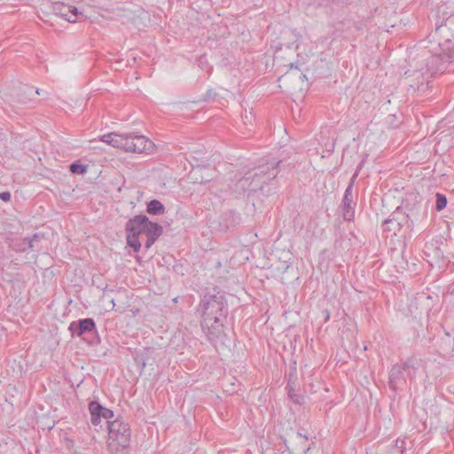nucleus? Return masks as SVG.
Masks as SVG:
<instances>
[{
  "label": "nucleus",
  "instance_id": "6e6552de",
  "mask_svg": "<svg viewBox=\"0 0 454 454\" xmlns=\"http://www.w3.org/2000/svg\"><path fill=\"white\" fill-rule=\"evenodd\" d=\"M88 409L90 414V421L93 426L100 424L102 419H113L114 413L112 410L104 407L98 401L93 400L89 403Z\"/></svg>",
  "mask_w": 454,
  "mask_h": 454
},
{
  "label": "nucleus",
  "instance_id": "a211bd4d",
  "mask_svg": "<svg viewBox=\"0 0 454 454\" xmlns=\"http://www.w3.org/2000/svg\"><path fill=\"white\" fill-rule=\"evenodd\" d=\"M104 137L111 139V145H110L121 149V143H122V140H123V134H119V133H116V132H111V133L104 135Z\"/></svg>",
  "mask_w": 454,
  "mask_h": 454
},
{
  "label": "nucleus",
  "instance_id": "f704fd0d",
  "mask_svg": "<svg viewBox=\"0 0 454 454\" xmlns=\"http://www.w3.org/2000/svg\"><path fill=\"white\" fill-rule=\"evenodd\" d=\"M103 292H104V295H107V292H114L113 289L111 290H107V285H106L105 287L102 288Z\"/></svg>",
  "mask_w": 454,
  "mask_h": 454
},
{
  "label": "nucleus",
  "instance_id": "aec40b11",
  "mask_svg": "<svg viewBox=\"0 0 454 454\" xmlns=\"http://www.w3.org/2000/svg\"><path fill=\"white\" fill-rule=\"evenodd\" d=\"M447 206V198L444 194L437 192L435 194V209L442 211Z\"/></svg>",
  "mask_w": 454,
  "mask_h": 454
},
{
  "label": "nucleus",
  "instance_id": "c85d7f7f",
  "mask_svg": "<svg viewBox=\"0 0 454 454\" xmlns=\"http://www.w3.org/2000/svg\"><path fill=\"white\" fill-rule=\"evenodd\" d=\"M357 173H354V175L352 176L348 184V187L346 189H349L351 190V192H353V186H354V184H355V181L357 177Z\"/></svg>",
  "mask_w": 454,
  "mask_h": 454
},
{
  "label": "nucleus",
  "instance_id": "1a4fd4ad",
  "mask_svg": "<svg viewBox=\"0 0 454 454\" xmlns=\"http://www.w3.org/2000/svg\"><path fill=\"white\" fill-rule=\"evenodd\" d=\"M356 206V203L354 201L353 192L346 189L341 203L342 215L345 221L349 222L354 219Z\"/></svg>",
  "mask_w": 454,
  "mask_h": 454
},
{
  "label": "nucleus",
  "instance_id": "9b49d317",
  "mask_svg": "<svg viewBox=\"0 0 454 454\" xmlns=\"http://www.w3.org/2000/svg\"><path fill=\"white\" fill-rule=\"evenodd\" d=\"M399 214L400 212L398 207L396 210L387 219L384 220L382 223L384 231H389L393 232L394 234H396V232L401 230L402 223L398 222Z\"/></svg>",
  "mask_w": 454,
  "mask_h": 454
},
{
  "label": "nucleus",
  "instance_id": "2f4dec72",
  "mask_svg": "<svg viewBox=\"0 0 454 454\" xmlns=\"http://www.w3.org/2000/svg\"><path fill=\"white\" fill-rule=\"evenodd\" d=\"M100 141L105 142L108 145H111V139L110 138H105L104 135L100 137Z\"/></svg>",
  "mask_w": 454,
  "mask_h": 454
},
{
  "label": "nucleus",
  "instance_id": "bb28decb",
  "mask_svg": "<svg viewBox=\"0 0 454 454\" xmlns=\"http://www.w3.org/2000/svg\"><path fill=\"white\" fill-rule=\"evenodd\" d=\"M11 198H12V194L10 192H0V199L4 201V202H8L11 200Z\"/></svg>",
  "mask_w": 454,
  "mask_h": 454
},
{
  "label": "nucleus",
  "instance_id": "0eeeda50",
  "mask_svg": "<svg viewBox=\"0 0 454 454\" xmlns=\"http://www.w3.org/2000/svg\"><path fill=\"white\" fill-rule=\"evenodd\" d=\"M68 330L73 337H82L86 333H93L96 335L92 339L88 340V343L90 345H97L100 343V337L97 333L96 323L93 318L87 317L73 321L70 323Z\"/></svg>",
  "mask_w": 454,
  "mask_h": 454
},
{
  "label": "nucleus",
  "instance_id": "4be33fe9",
  "mask_svg": "<svg viewBox=\"0 0 454 454\" xmlns=\"http://www.w3.org/2000/svg\"><path fill=\"white\" fill-rule=\"evenodd\" d=\"M299 387L297 383V374H296V369H294L293 372H291L288 375V380L286 385V389L292 388H297Z\"/></svg>",
  "mask_w": 454,
  "mask_h": 454
},
{
  "label": "nucleus",
  "instance_id": "2eb2a0df",
  "mask_svg": "<svg viewBox=\"0 0 454 454\" xmlns=\"http://www.w3.org/2000/svg\"><path fill=\"white\" fill-rule=\"evenodd\" d=\"M146 212L152 215H161L165 213V206L154 199L146 203Z\"/></svg>",
  "mask_w": 454,
  "mask_h": 454
},
{
  "label": "nucleus",
  "instance_id": "dca6fc26",
  "mask_svg": "<svg viewBox=\"0 0 454 454\" xmlns=\"http://www.w3.org/2000/svg\"><path fill=\"white\" fill-rule=\"evenodd\" d=\"M41 240V236L39 233H35L32 236L25 237L22 239V243L19 248L20 252H27L28 249H31L35 247V243Z\"/></svg>",
  "mask_w": 454,
  "mask_h": 454
},
{
  "label": "nucleus",
  "instance_id": "5701e85b",
  "mask_svg": "<svg viewBox=\"0 0 454 454\" xmlns=\"http://www.w3.org/2000/svg\"><path fill=\"white\" fill-rule=\"evenodd\" d=\"M216 93L214 91L213 89L207 90V91L200 98L198 101L201 102H209L215 99Z\"/></svg>",
  "mask_w": 454,
  "mask_h": 454
},
{
  "label": "nucleus",
  "instance_id": "6ab92c4d",
  "mask_svg": "<svg viewBox=\"0 0 454 454\" xmlns=\"http://www.w3.org/2000/svg\"><path fill=\"white\" fill-rule=\"evenodd\" d=\"M88 166L76 160L69 165V170L75 175H83L87 172Z\"/></svg>",
  "mask_w": 454,
  "mask_h": 454
},
{
  "label": "nucleus",
  "instance_id": "f257e3e1",
  "mask_svg": "<svg viewBox=\"0 0 454 454\" xmlns=\"http://www.w3.org/2000/svg\"><path fill=\"white\" fill-rule=\"evenodd\" d=\"M213 291V294L203 295L198 307L201 328L210 341L216 340L223 333L224 322L229 313L224 294L215 288Z\"/></svg>",
  "mask_w": 454,
  "mask_h": 454
},
{
  "label": "nucleus",
  "instance_id": "39448f33",
  "mask_svg": "<svg viewBox=\"0 0 454 454\" xmlns=\"http://www.w3.org/2000/svg\"><path fill=\"white\" fill-rule=\"evenodd\" d=\"M416 364V359L410 357L403 364H396L391 367L388 387L395 394L404 389L408 380L410 381L414 380L418 370Z\"/></svg>",
  "mask_w": 454,
  "mask_h": 454
},
{
  "label": "nucleus",
  "instance_id": "f8f14e48",
  "mask_svg": "<svg viewBox=\"0 0 454 454\" xmlns=\"http://www.w3.org/2000/svg\"><path fill=\"white\" fill-rule=\"evenodd\" d=\"M251 181L250 176L247 172L245 173V176L239 179V181L234 185V192L239 195H246L248 199H252V192L250 191Z\"/></svg>",
  "mask_w": 454,
  "mask_h": 454
},
{
  "label": "nucleus",
  "instance_id": "c9c22d12",
  "mask_svg": "<svg viewBox=\"0 0 454 454\" xmlns=\"http://www.w3.org/2000/svg\"><path fill=\"white\" fill-rule=\"evenodd\" d=\"M40 94H41V90L39 89L34 90V96L40 95Z\"/></svg>",
  "mask_w": 454,
  "mask_h": 454
},
{
  "label": "nucleus",
  "instance_id": "72a5a7b5",
  "mask_svg": "<svg viewBox=\"0 0 454 454\" xmlns=\"http://www.w3.org/2000/svg\"><path fill=\"white\" fill-rule=\"evenodd\" d=\"M323 313H325V321L329 320L330 318V312L328 310H324Z\"/></svg>",
  "mask_w": 454,
  "mask_h": 454
},
{
  "label": "nucleus",
  "instance_id": "ea45409f",
  "mask_svg": "<svg viewBox=\"0 0 454 454\" xmlns=\"http://www.w3.org/2000/svg\"><path fill=\"white\" fill-rule=\"evenodd\" d=\"M299 434H300L301 436H303V437H304V438H306V439L308 438V437H307V435H304V434H301V433H299Z\"/></svg>",
  "mask_w": 454,
  "mask_h": 454
},
{
  "label": "nucleus",
  "instance_id": "393cba45",
  "mask_svg": "<svg viewBox=\"0 0 454 454\" xmlns=\"http://www.w3.org/2000/svg\"><path fill=\"white\" fill-rule=\"evenodd\" d=\"M399 212H400V214L398 215V222H401L402 225L403 224V223H408L409 216L407 215H405L404 213H403V211L401 210L400 207H399Z\"/></svg>",
  "mask_w": 454,
  "mask_h": 454
},
{
  "label": "nucleus",
  "instance_id": "f03ea898",
  "mask_svg": "<svg viewBox=\"0 0 454 454\" xmlns=\"http://www.w3.org/2000/svg\"><path fill=\"white\" fill-rule=\"evenodd\" d=\"M125 231L127 245L137 253L142 247L139 240L141 234L146 235L145 247L149 249L162 235L163 228L160 223L150 221L145 215L140 214L129 219L125 224Z\"/></svg>",
  "mask_w": 454,
  "mask_h": 454
},
{
  "label": "nucleus",
  "instance_id": "412c9836",
  "mask_svg": "<svg viewBox=\"0 0 454 454\" xmlns=\"http://www.w3.org/2000/svg\"><path fill=\"white\" fill-rule=\"evenodd\" d=\"M287 395L295 404L301 405L304 403V397L296 393V388L287 389Z\"/></svg>",
  "mask_w": 454,
  "mask_h": 454
},
{
  "label": "nucleus",
  "instance_id": "f3484780",
  "mask_svg": "<svg viewBox=\"0 0 454 454\" xmlns=\"http://www.w3.org/2000/svg\"><path fill=\"white\" fill-rule=\"evenodd\" d=\"M133 137L134 132L123 133V140L121 149L127 153H135L136 144H134Z\"/></svg>",
  "mask_w": 454,
  "mask_h": 454
},
{
  "label": "nucleus",
  "instance_id": "e433bc0d",
  "mask_svg": "<svg viewBox=\"0 0 454 454\" xmlns=\"http://www.w3.org/2000/svg\"><path fill=\"white\" fill-rule=\"evenodd\" d=\"M110 302H111V304H112L111 309H114V306H115V303H114V298H112V299L110 300Z\"/></svg>",
  "mask_w": 454,
  "mask_h": 454
},
{
  "label": "nucleus",
  "instance_id": "ddd939ff",
  "mask_svg": "<svg viewBox=\"0 0 454 454\" xmlns=\"http://www.w3.org/2000/svg\"><path fill=\"white\" fill-rule=\"evenodd\" d=\"M52 10L56 15L65 19L66 20L71 23L75 22V20H72V17L70 16L71 5L57 2L52 5Z\"/></svg>",
  "mask_w": 454,
  "mask_h": 454
},
{
  "label": "nucleus",
  "instance_id": "58836bf2",
  "mask_svg": "<svg viewBox=\"0 0 454 454\" xmlns=\"http://www.w3.org/2000/svg\"><path fill=\"white\" fill-rule=\"evenodd\" d=\"M300 78H306V75H305V74H300Z\"/></svg>",
  "mask_w": 454,
  "mask_h": 454
},
{
  "label": "nucleus",
  "instance_id": "cd10ccee",
  "mask_svg": "<svg viewBox=\"0 0 454 454\" xmlns=\"http://www.w3.org/2000/svg\"><path fill=\"white\" fill-rule=\"evenodd\" d=\"M430 412L435 416H438L441 413V411L437 404H431L429 407Z\"/></svg>",
  "mask_w": 454,
  "mask_h": 454
},
{
  "label": "nucleus",
  "instance_id": "4468645a",
  "mask_svg": "<svg viewBox=\"0 0 454 454\" xmlns=\"http://www.w3.org/2000/svg\"><path fill=\"white\" fill-rule=\"evenodd\" d=\"M17 98L21 104H27L32 101L34 99V88L28 85H23L20 88Z\"/></svg>",
  "mask_w": 454,
  "mask_h": 454
},
{
  "label": "nucleus",
  "instance_id": "7c9ffc66",
  "mask_svg": "<svg viewBox=\"0 0 454 454\" xmlns=\"http://www.w3.org/2000/svg\"><path fill=\"white\" fill-rule=\"evenodd\" d=\"M409 86L413 90V91L420 90H423L422 87L424 86V82H421L420 84H418L417 86L414 84H410Z\"/></svg>",
  "mask_w": 454,
  "mask_h": 454
},
{
  "label": "nucleus",
  "instance_id": "a19ab883",
  "mask_svg": "<svg viewBox=\"0 0 454 454\" xmlns=\"http://www.w3.org/2000/svg\"><path fill=\"white\" fill-rule=\"evenodd\" d=\"M299 434H300L301 436H303V437H304V438H306V439L308 438V437H307V435H304V434H301V433H299Z\"/></svg>",
  "mask_w": 454,
  "mask_h": 454
},
{
  "label": "nucleus",
  "instance_id": "7ed1b4c3",
  "mask_svg": "<svg viewBox=\"0 0 454 454\" xmlns=\"http://www.w3.org/2000/svg\"><path fill=\"white\" fill-rule=\"evenodd\" d=\"M434 35L444 39V43H439L442 51L432 57L433 62H440L437 70L443 71L446 64L454 62V43L449 37H454V14L448 17H442L441 24H436Z\"/></svg>",
  "mask_w": 454,
  "mask_h": 454
},
{
  "label": "nucleus",
  "instance_id": "a878e982",
  "mask_svg": "<svg viewBox=\"0 0 454 454\" xmlns=\"http://www.w3.org/2000/svg\"><path fill=\"white\" fill-rule=\"evenodd\" d=\"M79 15H82V12H79L78 9L74 6H71V10H70V16H74V19L73 20H75V21L77 20Z\"/></svg>",
  "mask_w": 454,
  "mask_h": 454
},
{
  "label": "nucleus",
  "instance_id": "c756f323",
  "mask_svg": "<svg viewBox=\"0 0 454 454\" xmlns=\"http://www.w3.org/2000/svg\"><path fill=\"white\" fill-rule=\"evenodd\" d=\"M404 445H405V442H404V441H403V440L397 439V440L395 441V446H396L397 448L401 449V451H402V452H403V450L405 449Z\"/></svg>",
  "mask_w": 454,
  "mask_h": 454
},
{
  "label": "nucleus",
  "instance_id": "473e14b6",
  "mask_svg": "<svg viewBox=\"0 0 454 454\" xmlns=\"http://www.w3.org/2000/svg\"><path fill=\"white\" fill-rule=\"evenodd\" d=\"M363 165H364V160H363V161H361V162L359 163V165L357 166V168H356V169L355 173H357V174H358V173L360 172V170L362 169Z\"/></svg>",
  "mask_w": 454,
  "mask_h": 454
},
{
  "label": "nucleus",
  "instance_id": "4c0bfd02",
  "mask_svg": "<svg viewBox=\"0 0 454 454\" xmlns=\"http://www.w3.org/2000/svg\"><path fill=\"white\" fill-rule=\"evenodd\" d=\"M290 66H291V67H294L295 68L299 69V67H298V65H297V64L291 63V65H290Z\"/></svg>",
  "mask_w": 454,
  "mask_h": 454
},
{
  "label": "nucleus",
  "instance_id": "423d86ee",
  "mask_svg": "<svg viewBox=\"0 0 454 454\" xmlns=\"http://www.w3.org/2000/svg\"><path fill=\"white\" fill-rule=\"evenodd\" d=\"M108 436L110 445L115 443L116 449H125L129 445L131 431L128 422L121 417L116 418L114 420L107 421Z\"/></svg>",
  "mask_w": 454,
  "mask_h": 454
},
{
  "label": "nucleus",
  "instance_id": "b1692460",
  "mask_svg": "<svg viewBox=\"0 0 454 454\" xmlns=\"http://www.w3.org/2000/svg\"><path fill=\"white\" fill-rule=\"evenodd\" d=\"M135 363L137 365L140 366L141 369H144L146 365V357L143 354H137L135 358Z\"/></svg>",
  "mask_w": 454,
  "mask_h": 454
},
{
  "label": "nucleus",
  "instance_id": "9d476101",
  "mask_svg": "<svg viewBox=\"0 0 454 454\" xmlns=\"http://www.w3.org/2000/svg\"><path fill=\"white\" fill-rule=\"evenodd\" d=\"M133 140L134 144H136L135 153L150 154L153 153L155 145L153 142L148 139L146 137L143 135H138L134 132Z\"/></svg>",
  "mask_w": 454,
  "mask_h": 454
},
{
  "label": "nucleus",
  "instance_id": "20e7f679",
  "mask_svg": "<svg viewBox=\"0 0 454 454\" xmlns=\"http://www.w3.org/2000/svg\"><path fill=\"white\" fill-rule=\"evenodd\" d=\"M282 163V160L272 162L267 161L266 163L260 164L258 167L250 168L247 171V174L250 176V191L252 192L253 200L255 196H257L258 199H262L261 195L262 197H266L268 195L270 192L268 182L277 176V169L280 168Z\"/></svg>",
  "mask_w": 454,
  "mask_h": 454
}]
</instances>
